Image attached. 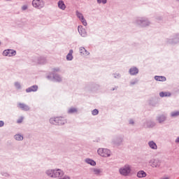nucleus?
<instances>
[{
    "instance_id": "1",
    "label": "nucleus",
    "mask_w": 179,
    "mask_h": 179,
    "mask_svg": "<svg viewBox=\"0 0 179 179\" xmlns=\"http://www.w3.org/2000/svg\"><path fill=\"white\" fill-rule=\"evenodd\" d=\"M46 174L49 177L57 178L62 177V176H64V171L61 169H54V170L51 169V170H48L46 171Z\"/></svg>"
},
{
    "instance_id": "2",
    "label": "nucleus",
    "mask_w": 179,
    "mask_h": 179,
    "mask_svg": "<svg viewBox=\"0 0 179 179\" xmlns=\"http://www.w3.org/2000/svg\"><path fill=\"white\" fill-rule=\"evenodd\" d=\"M131 171H132V169L128 164L124 165L119 169V173L124 177H128L131 174Z\"/></svg>"
},
{
    "instance_id": "3",
    "label": "nucleus",
    "mask_w": 179,
    "mask_h": 179,
    "mask_svg": "<svg viewBox=\"0 0 179 179\" xmlns=\"http://www.w3.org/2000/svg\"><path fill=\"white\" fill-rule=\"evenodd\" d=\"M50 122L53 125H64L66 120L62 117H52L50 119Z\"/></svg>"
},
{
    "instance_id": "4",
    "label": "nucleus",
    "mask_w": 179,
    "mask_h": 179,
    "mask_svg": "<svg viewBox=\"0 0 179 179\" xmlns=\"http://www.w3.org/2000/svg\"><path fill=\"white\" fill-rule=\"evenodd\" d=\"M149 164L153 169H159L162 166V161L159 159H152L149 161Z\"/></svg>"
},
{
    "instance_id": "5",
    "label": "nucleus",
    "mask_w": 179,
    "mask_h": 179,
    "mask_svg": "<svg viewBox=\"0 0 179 179\" xmlns=\"http://www.w3.org/2000/svg\"><path fill=\"white\" fill-rule=\"evenodd\" d=\"M97 152L99 156H101L102 157H110L111 153L110 150L106 148H99Z\"/></svg>"
},
{
    "instance_id": "6",
    "label": "nucleus",
    "mask_w": 179,
    "mask_h": 179,
    "mask_svg": "<svg viewBox=\"0 0 179 179\" xmlns=\"http://www.w3.org/2000/svg\"><path fill=\"white\" fill-rule=\"evenodd\" d=\"M45 5V3L43 0H33L32 6L36 8V9H42V8Z\"/></svg>"
},
{
    "instance_id": "7",
    "label": "nucleus",
    "mask_w": 179,
    "mask_h": 179,
    "mask_svg": "<svg viewBox=\"0 0 179 179\" xmlns=\"http://www.w3.org/2000/svg\"><path fill=\"white\" fill-rule=\"evenodd\" d=\"M3 55L4 57H15L16 55V50L12 49H7L3 52Z\"/></svg>"
},
{
    "instance_id": "8",
    "label": "nucleus",
    "mask_w": 179,
    "mask_h": 179,
    "mask_svg": "<svg viewBox=\"0 0 179 179\" xmlns=\"http://www.w3.org/2000/svg\"><path fill=\"white\" fill-rule=\"evenodd\" d=\"M57 6L61 10H65L66 9V5H65V3L62 0H59L57 2Z\"/></svg>"
},
{
    "instance_id": "9",
    "label": "nucleus",
    "mask_w": 179,
    "mask_h": 179,
    "mask_svg": "<svg viewBox=\"0 0 179 179\" xmlns=\"http://www.w3.org/2000/svg\"><path fill=\"white\" fill-rule=\"evenodd\" d=\"M76 16L78 17L82 23H86V20L85 19V17H83V14L78 10L76 12Z\"/></svg>"
},
{
    "instance_id": "10",
    "label": "nucleus",
    "mask_w": 179,
    "mask_h": 179,
    "mask_svg": "<svg viewBox=\"0 0 179 179\" xmlns=\"http://www.w3.org/2000/svg\"><path fill=\"white\" fill-rule=\"evenodd\" d=\"M38 90V86L33 85L26 90L27 93H30L31 92H37Z\"/></svg>"
},
{
    "instance_id": "11",
    "label": "nucleus",
    "mask_w": 179,
    "mask_h": 179,
    "mask_svg": "<svg viewBox=\"0 0 179 179\" xmlns=\"http://www.w3.org/2000/svg\"><path fill=\"white\" fill-rule=\"evenodd\" d=\"M138 178H145V177H146V176H148V173H146V172H145V171H139L137 172L136 174Z\"/></svg>"
},
{
    "instance_id": "12",
    "label": "nucleus",
    "mask_w": 179,
    "mask_h": 179,
    "mask_svg": "<svg viewBox=\"0 0 179 179\" xmlns=\"http://www.w3.org/2000/svg\"><path fill=\"white\" fill-rule=\"evenodd\" d=\"M129 72L131 76L137 75V73H138L139 72V69H138V68L136 67H131L129 69Z\"/></svg>"
},
{
    "instance_id": "13",
    "label": "nucleus",
    "mask_w": 179,
    "mask_h": 179,
    "mask_svg": "<svg viewBox=\"0 0 179 179\" xmlns=\"http://www.w3.org/2000/svg\"><path fill=\"white\" fill-rule=\"evenodd\" d=\"M78 30L80 36H82L83 37H85V36H86V31H85V29L82 28V26H78Z\"/></svg>"
},
{
    "instance_id": "14",
    "label": "nucleus",
    "mask_w": 179,
    "mask_h": 179,
    "mask_svg": "<svg viewBox=\"0 0 179 179\" xmlns=\"http://www.w3.org/2000/svg\"><path fill=\"white\" fill-rule=\"evenodd\" d=\"M20 108H22L23 111H29L30 110V107L24 103H19Z\"/></svg>"
},
{
    "instance_id": "15",
    "label": "nucleus",
    "mask_w": 179,
    "mask_h": 179,
    "mask_svg": "<svg viewBox=\"0 0 179 179\" xmlns=\"http://www.w3.org/2000/svg\"><path fill=\"white\" fill-rule=\"evenodd\" d=\"M155 79L158 82H166V77L162 76H155Z\"/></svg>"
},
{
    "instance_id": "16",
    "label": "nucleus",
    "mask_w": 179,
    "mask_h": 179,
    "mask_svg": "<svg viewBox=\"0 0 179 179\" xmlns=\"http://www.w3.org/2000/svg\"><path fill=\"white\" fill-rule=\"evenodd\" d=\"M148 145L151 149L156 150L157 149V145L153 141H149Z\"/></svg>"
},
{
    "instance_id": "17",
    "label": "nucleus",
    "mask_w": 179,
    "mask_h": 179,
    "mask_svg": "<svg viewBox=\"0 0 179 179\" xmlns=\"http://www.w3.org/2000/svg\"><path fill=\"white\" fill-rule=\"evenodd\" d=\"M157 120L159 122V124H162V122H164V121H166V116L164 115H161L157 117Z\"/></svg>"
},
{
    "instance_id": "18",
    "label": "nucleus",
    "mask_w": 179,
    "mask_h": 179,
    "mask_svg": "<svg viewBox=\"0 0 179 179\" xmlns=\"http://www.w3.org/2000/svg\"><path fill=\"white\" fill-rule=\"evenodd\" d=\"M73 52V50H70L69 54L66 55V59L67 61H72L73 59V56H72V54Z\"/></svg>"
},
{
    "instance_id": "19",
    "label": "nucleus",
    "mask_w": 179,
    "mask_h": 179,
    "mask_svg": "<svg viewBox=\"0 0 179 179\" xmlns=\"http://www.w3.org/2000/svg\"><path fill=\"white\" fill-rule=\"evenodd\" d=\"M80 53L82 54L83 55H89V52L85 49L83 47L80 48Z\"/></svg>"
},
{
    "instance_id": "20",
    "label": "nucleus",
    "mask_w": 179,
    "mask_h": 179,
    "mask_svg": "<svg viewBox=\"0 0 179 179\" xmlns=\"http://www.w3.org/2000/svg\"><path fill=\"white\" fill-rule=\"evenodd\" d=\"M53 76V79L56 81V82H62V78H61V76H59V75L58 74H52Z\"/></svg>"
},
{
    "instance_id": "21",
    "label": "nucleus",
    "mask_w": 179,
    "mask_h": 179,
    "mask_svg": "<svg viewBox=\"0 0 179 179\" xmlns=\"http://www.w3.org/2000/svg\"><path fill=\"white\" fill-rule=\"evenodd\" d=\"M137 22L138 23H148L149 21L146 17H138L137 20Z\"/></svg>"
},
{
    "instance_id": "22",
    "label": "nucleus",
    "mask_w": 179,
    "mask_h": 179,
    "mask_svg": "<svg viewBox=\"0 0 179 179\" xmlns=\"http://www.w3.org/2000/svg\"><path fill=\"white\" fill-rule=\"evenodd\" d=\"M85 162L87 164H90V166H96V162L92 159L87 158L85 159Z\"/></svg>"
},
{
    "instance_id": "23",
    "label": "nucleus",
    "mask_w": 179,
    "mask_h": 179,
    "mask_svg": "<svg viewBox=\"0 0 179 179\" xmlns=\"http://www.w3.org/2000/svg\"><path fill=\"white\" fill-rule=\"evenodd\" d=\"M92 171H93L94 174H95L96 176H100V174L101 173V169H93Z\"/></svg>"
},
{
    "instance_id": "24",
    "label": "nucleus",
    "mask_w": 179,
    "mask_h": 179,
    "mask_svg": "<svg viewBox=\"0 0 179 179\" xmlns=\"http://www.w3.org/2000/svg\"><path fill=\"white\" fill-rule=\"evenodd\" d=\"M69 114H73L78 113V109L76 108H70L68 110Z\"/></svg>"
},
{
    "instance_id": "25",
    "label": "nucleus",
    "mask_w": 179,
    "mask_h": 179,
    "mask_svg": "<svg viewBox=\"0 0 179 179\" xmlns=\"http://www.w3.org/2000/svg\"><path fill=\"white\" fill-rule=\"evenodd\" d=\"M14 138L15 141H23V136L20 134H16Z\"/></svg>"
},
{
    "instance_id": "26",
    "label": "nucleus",
    "mask_w": 179,
    "mask_h": 179,
    "mask_svg": "<svg viewBox=\"0 0 179 179\" xmlns=\"http://www.w3.org/2000/svg\"><path fill=\"white\" fill-rule=\"evenodd\" d=\"M155 125H156V123H155V122H147V127L148 128H153V127H155Z\"/></svg>"
},
{
    "instance_id": "27",
    "label": "nucleus",
    "mask_w": 179,
    "mask_h": 179,
    "mask_svg": "<svg viewBox=\"0 0 179 179\" xmlns=\"http://www.w3.org/2000/svg\"><path fill=\"white\" fill-rule=\"evenodd\" d=\"M171 115V117H178L179 111L172 112Z\"/></svg>"
},
{
    "instance_id": "28",
    "label": "nucleus",
    "mask_w": 179,
    "mask_h": 179,
    "mask_svg": "<svg viewBox=\"0 0 179 179\" xmlns=\"http://www.w3.org/2000/svg\"><path fill=\"white\" fill-rule=\"evenodd\" d=\"M97 3H103V5H106L107 3V0H96Z\"/></svg>"
},
{
    "instance_id": "29",
    "label": "nucleus",
    "mask_w": 179,
    "mask_h": 179,
    "mask_svg": "<svg viewBox=\"0 0 179 179\" xmlns=\"http://www.w3.org/2000/svg\"><path fill=\"white\" fill-rule=\"evenodd\" d=\"M38 64H45V59L43 58V57H41L38 59Z\"/></svg>"
},
{
    "instance_id": "30",
    "label": "nucleus",
    "mask_w": 179,
    "mask_h": 179,
    "mask_svg": "<svg viewBox=\"0 0 179 179\" xmlns=\"http://www.w3.org/2000/svg\"><path fill=\"white\" fill-rule=\"evenodd\" d=\"M92 115H97V114H99V110H97V109H94V110L92 111Z\"/></svg>"
},
{
    "instance_id": "31",
    "label": "nucleus",
    "mask_w": 179,
    "mask_h": 179,
    "mask_svg": "<svg viewBox=\"0 0 179 179\" xmlns=\"http://www.w3.org/2000/svg\"><path fill=\"white\" fill-rule=\"evenodd\" d=\"M29 6L27 5H24L22 6V10H27Z\"/></svg>"
},
{
    "instance_id": "32",
    "label": "nucleus",
    "mask_w": 179,
    "mask_h": 179,
    "mask_svg": "<svg viewBox=\"0 0 179 179\" xmlns=\"http://www.w3.org/2000/svg\"><path fill=\"white\" fill-rule=\"evenodd\" d=\"M159 96H160V97H166L167 94H166V93L162 92L159 93Z\"/></svg>"
},
{
    "instance_id": "33",
    "label": "nucleus",
    "mask_w": 179,
    "mask_h": 179,
    "mask_svg": "<svg viewBox=\"0 0 179 179\" xmlns=\"http://www.w3.org/2000/svg\"><path fill=\"white\" fill-rule=\"evenodd\" d=\"M15 87H17V89H20V87H21L20 83H17V82H16V83H15Z\"/></svg>"
},
{
    "instance_id": "34",
    "label": "nucleus",
    "mask_w": 179,
    "mask_h": 179,
    "mask_svg": "<svg viewBox=\"0 0 179 179\" xmlns=\"http://www.w3.org/2000/svg\"><path fill=\"white\" fill-rule=\"evenodd\" d=\"M174 40H176V43L179 41V34L176 35Z\"/></svg>"
},
{
    "instance_id": "35",
    "label": "nucleus",
    "mask_w": 179,
    "mask_h": 179,
    "mask_svg": "<svg viewBox=\"0 0 179 179\" xmlns=\"http://www.w3.org/2000/svg\"><path fill=\"white\" fill-rule=\"evenodd\" d=\"M17 124H22V122H23V119L21 118V119H19L17 121Z\"/></svg>"
},
{
    "instance_id": "36",
    "label": "nucleus",
    "mask_w": 179,
    "mask_h": 179,
    "mask_svg": "<svg viewBox=\"0 0 179 179\" xmlns=\"http://www.w3.org/2000/svg\"><path fill=\"white\" fill-rule=\"evenodd\" d=\"M3 125H5V122H3L2 120H0V127H3Z\"/></svg>"
},
{
    "instance_id": "37",
    "label": "nucleus",
    "mask_w": 179,
    "mask_h": 179,
    "mask_svg": "<svg viewBox=\"0 0 179 179\" xmlns=\"http://www.w3.org/2000/svg\"><path fill=\"white\" fill-rule=\"evenodd\" d=\"M53 72H59V68L53 69Z\"/></svg>"
},
{
    "instance_id": "38",
    "label": "nucleus",
    "mask_w": 179,
    "mask_h": 179,
    "mask_svg": "<svg viewBox=\"0 0 179 179\" xmlns=\"http://www.w3.org/2000/svg\"><path fill=\"white\" fill-rule=\"evenodd\" d=\"M176 143H179V136L175 141Z\"/></svg>"
},
{
    "instance_id": "39",
    "label": "nucleus",
    "mask_w": 179,
    "mask_h": 179,
    "mask_svg": "<svg viewBox=\"0 0 179 179\" xmlns=\"http://www.w3.org/2000/svg\"><path fill=\"white\" fill-rule=\"evenodd\" d=\"M129 124H134V120H131L129 121Z\"/></svg>"
},
{
    "instance_id": "40",
    "label": "nucleus",
    "mask_w": 179,
    "mask_h": 179,
    "mask_svg": "<svg viewBox=\"0 0 179 179\" xmlns=\"http://www.w3.org/2000/svg\"><path fill=\"white\" fill-rule=\"evenodd\" d=\"M3 176H4V177H8V176H9V174L6 173H3Z\"/></svg>"
},
{
    "instance_id": "41",
    "label": "nucleus",
    "mask_w": 179,
    "mask_h": 179,
    "mask_svg": "<svg viewBox=\"0 0 179 179\" xmlns=\"http://www.w3.org/2000/svg\"><path fill=\"white\" fill-rule=\"evenodd\" d=\"M47 78H48V79H51V76H47Z\"/></svg>"
},
{
    "instance_id": "42",
    "label": "nucleus",
    "mask_w": 179,
    "mask_h": 179,
    "mask_svg": "<svg viewBox=\"0 0 179 179\" xmlns=\"http://www.w3.org/2000/svg\"><path fill=\"white\" fill-rule=\"evenodd\" d=\"M84 26H87V23H84Z\"/></svg>"
},
{
    "instance_id": "43",
    "label": "nucleus",
    "mask_w": 179,
    "mask_h": 179,
    "mask_svg": "<svg viewBox=\"0 0 179 179\" xmlns=\"http://www.w3.org/2000/svg\"><path fill=\"white\" fill-rule=\"evenodd\" d=\"M115 89H117V87L113 88L112 90L114 91Z\"/></svg>"
},
{
    "instance_id": "44",
    "label": "nucleus",
    "mask_w": 179,
    "mask_h": 179,
    "mask_svg": "<svg viewBox=\"0 0 179 179\" xmlns=\"http://www.w3.org/2000/svg\"><path fill=\"white\" fill-rule=\"evenodd\" d=\"M131 85H135V83H131Z\"/></svg>"
},
{
    "instance_id": "45",
    "label": "nucleus",
    "mask_w": 179,
    "mask_h": 179,
    "mask_svg": "<svg viewBox=\"0 0 179 179\" xmlns=\"http://www.w3.org/2000/svg\"><path fill=\"white\" fill-rule=\"evenodd\" d=\"M6 1H10V0H6Z\"/></svg>"
},
{
    "instance_id": "46",
    "label": "nucleus",
    "mask_w": 179,
    "mask_h": 179,
    "mask_svg": "<svg viewBox=\"0 0 179 179\" xmlns=\"http://www.w3.org/2000/svg\"><path fill=\"white\" fill-rule=\"evenodd\" d=\"M178 1V2H179V0H177Z\"/></svg>"
},
{
    "instance_id": "47",
    "label": "nucleus",
    "mask_w": 179,
    "mask_h": 179,
    "mask_svg": "<svg viewBox=\"0 0 179 179\" xmlns=\"http://www.w3.org/2000/svg\"><path fill=\"white\" fill-rule=\"evenodd\" d=\"M0 44H1V42H0Z\"/></svg>"
}]
</instances>
